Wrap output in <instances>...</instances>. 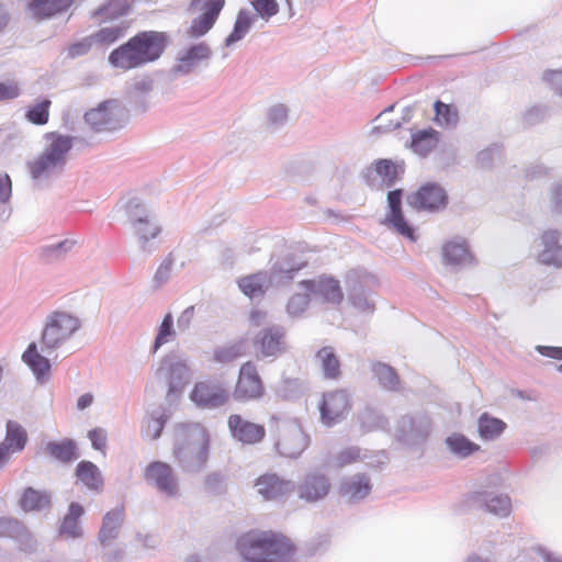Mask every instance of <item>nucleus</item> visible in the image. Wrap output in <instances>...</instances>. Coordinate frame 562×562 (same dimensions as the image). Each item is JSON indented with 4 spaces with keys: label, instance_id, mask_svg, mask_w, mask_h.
Wrapping results in <instances>:
<instances>
[{
    "label": "nucleus",
    "instance_id": "f257e3e1",
    "mask_svg": "<svg viewBox=\"0 0 562 562\" xmlns=\"http://www.w3.org/2000/svg\"><path fill=\"white\" fill-rule=\"evenodd\" d=\"M168 42L169 37L165 32H139L114 48L109 55V63L122 71L143 67L159 59Z\"/></svg>",
    "mask_w": 562,
    "mask_h": 562
},
{
    "label": "nucleus",
    "instance_id": "f03ea898",
    "mask_svg": "<svg viewBox=\"0 0 562 562\" xmlns=\"http://www.w3.org/2000/svg\"><path fill=\"white\" fill-rule=\"evenodd\" d=\"M238 550L245 562H286L294 547L282 533L252 530L240 537Z\"/></svg>",
    "mask_w": 562,
    "mask_h": 562
},
{
    "label": "nucleus",
    "instance_id": "7ed1b4c3",
    "mask_svg": "<svg viewBox=\"0 0 562 562\" xmlns=\"http://www.w3.org/2000/svg\"><path fill=\"white\" fill-rule=\"evenodd\" d=\"M210 436L200 426L186 427L177 438L173 456L191 467L200 468L209 457Z\"/></svg>",
    "mask_w": 562,
    "mask_h": 562
},
{
    "label": "nucleus",
    "instance_id": "20e7f679",
    "mask_svg": "<svg viewBox=\"0 0 562 562\" xmlns=\"http://www.w3.org/2000/svg\"><path fill=\"white\" fill-rule=\"evenodd\" d=\"M232 395L239 403L256 402L265 397V381L254 361H246L239 367Z\"/></svg>",
    "mask_w": 562,
    "mask_h": 562
},
{
    "label": "nucleus",
    "instance_id": "39448f33",
    "mask_svg": "<svg viewBox=\"0 0 562 562\" xmlns=\"http://www.w3.org/2000/svg\"><path fill=\"white\" fill-rule=\"evenodd\" d=\"M78 327L77 318L65 313L54 314L43 331L42 350L49 351L58 348Z\"/></svg>",
    "mask_w": 562,
    "mask_h": 562
},
{
    "label": "nucleus",
    "instance_id": "423d86ee",
    "mask_svg": "<svg viewBox=\"0 0 562 562\" xmlns=\"http://www.w3.org/2000/svg\"><path fill=\"white\" fill-rule=\"evenodd\" d=\"M351 407V397L346 390L324 393L319 404L322 423L328 427L334 426L346 418Z\"/></svg>",
    "mask_w": 562,
    "mask_h": 562
},
{
    "label": "nucleus",
    "instance_id": "0eeeda50",
    "mask_svg": "<svg viewBox=\"0 0 562 562\" xmlns=\"http://www.w3.org/2000/svg\"><path fill=\"white\" fill-rule=\"evenodd\" d=\"M190 398L201 408H216L228 403L229 392L224 384L204 379L193 385Z\"/></svg>",
    "mask_w": 562,
    "mask_h": 562
},
{
    "label": "nucleus",
    "instance_id": "6e6552de",
    "mask_svg": "<svg viewBox=\"0 0 562 562\" xmlns=\"http://www.w3.org/2000/svg\"><path fill=\"white\" fill-rule=\"evenodd\" d=\"M224 5L225 0H191L190 7L201 11V14L187 30L188 36L198 38L205 35L214 26Z\"/></svg>",
    "mask_w": 562,
    "mask_h": 562
},
{
    "label": "nucleus",
    "instance_id": "1a4fd4ad",
    "mask_svg": "<svg viewBox=\"0 0 562 562\" xmlns=\"http://www.w3.org/2000/svg\"><path fill=\"white\" fill-rule=\"evenodd\" d=\"M125 111L116 100H106L85 114L86 122L95 131L121 126Z\"/></svg>",
    "mask_w": 562,
    "mask_h": 562
},
{
    "label": "nucleus",
    "instance_id": "9d476101",
    "mask_svg": "<svg viewBox=\"0 0 562 562\" xmlns=\"http://www.w3.org/2000/svg\"><path fill=\"white\" fill-rule=\"evenodd\" d=\"M70 147L71 143L68 137H55L43 155L32 164L31 173L33 178L41 177L63 162Z\"/></svg>",
    "mask_w": 562,
    "mask_h": 562
},
{
    "label": "nucleus",
    "instance_id": "9b49d317",
    "mask_svg": "<svg viewBox=\"0 0 562 562\" xmlns=\"http://www.w3.org/2000/svg\"><path fill=\"white\" fill-rule=\"evenodd\" d=\"M252 345L259 358H278L285 349V331L281 327H268L260 330Z\"/></svg>",
    "mask_w": 562,
    "mask_h": 562
},
{
    "label": "nucleus",
    "instance_id": "f8f14e48",
    "mask_svg": "<svg viewBox=\"0 0 562 562\" xmlns=\"http://www.w3.org/2000/svg\"><path fill=\"white\" fill-rule=\"evenodd\" d=\"M408 203L416 210L439 211L448 204V195L437 183H426L408 196Z\"/></svg>",
    "mask_w": 562,
    "mask_h": 562
},
{
    "label": "nucleus",
    "instance_id": "ddd939ff",
    "mask_svg": "<svg viewBox=\"0 0 562 562\" xmlns=\"http://www.w3.org/2000/svg\"><path fill=\"white\" fill-rule=\"evenodd\" d=\"M389 211L382 221V224L392 228L397 234L414 240L415 233L413 227L406 222L402 210V190L396 189L387 193Z\"/></svg>",
    "mask_w": 562,
    "mask_h": 562
},
{
    "label": "nucleus",
    "instance_id": "4468645a",
    "mask_svg": "<svg viewBox=\"0 0 562 562\" xmlns=\"http://www.w3.org/2000/svg\"><path fill=\"white\" fill-rule=\"evenodd\" d=\"M227 424L233 437L244 445L259 443L266 437L263 425L244 419L238 414L231 415Z\"/></svg>",
    "mask_w": 562,
    "mask_h": 562
},
{
    "label": "nucleus",
    "instance_id": "2eb2a0df",
    "mask_svg": "<svg viewBox=\"0 0 562 562\" xmlns=\"http://www.w3.org/2000/svg\"><path fill=\"white\" fill-rule=\"evenodd\" d=\"M144 477L148 483L157 486V488L168 495H175L178 491V484L172 468L161 461L149 463L145 471Z\"/></svg>",
    "mask_w": 562,
    "mask_h": 562
},
{
    "label": "nucleus",
    "instance_id": "dca6fc26",
    "mask_svg": "<svg viewBox=\"0 0 562 562\" xmlns=\"http://www.w3.org/2000/svg\"><path fill=\"white\" fill-rule=\"evenodd\" d=\"M293 487L292 482L281 479L276 473H265L255 481V488L265 501L280 499L290 494Z\"/></svg>",
    "mask_w": 562,
    "mask_h": 562
},
{
    "label": "nucleus",
    "instance_id": "f3484780",
    "mask_svg": "<svg viewBox=\"0 0 562 562\" xmlns=\"http://www.w3.org/2000/svg\"><path fill=\"white\" fill-rule=\"evenodd\" d=\"M330 487V482L325 474L313 472L305 475L297 491L300 498L312 503L326 497Z\"/></svg>",
    "mask_w": 562,
    "mask_h": 562
},
{
    "label": "nucleus",
    "instance_id": "a211bd4d",
    "mask_svg": "<svg viewBox=\"0 0 562 562\" xmlns=\"http://www.w3.org/2000/svg\"><path fill=\"white\" fill-rule=\"evenodd\" d=\"M542 250L538 260L547 266L562 267V241L558 231L549 229L541 235Z\"/></svg>",
    "mask_w": 562,
    "mask_h": 562
},
{
    "label": "nucleus",
    "instance_id": "6ab92c4d",
    "mask_svg": "<svg viewBox=\"0 0 562 562\" xmlns=\"http://www.w3.org/2000/svg\"><path fill=\"white\" fill-rule=\"evenodd\" d=\"M314 284L313 293L323 302L329 304H340L344 300V293L339 281L334 278H319Z\"/></svg>",
    "mask_w": 562,
    "mask_h": 562
},
{
    "label": "nucleus",
    "instance_id": "aec40b11",
    "mask_svg": "<svg viewBox=\"0 0 562 562\" xmlns=\"http://www.w3.org/2000/svg\"><path fill=\"white\" fill-rule=\"evenodd\" d=\"M26 442V430L19 423L9 420L7 423L4 441L2 445H0V447L3 449V452L7 453V459L9 460L10 454L22 451Z\"/></svg>",
    "mask_w": 562,
    "mask_h": 562
},
{
    "label": "nucleus",
    "instance_id": "412c9836",
    "mask_svg": "<svg viewBox=\"0 0 562 562\" xmlns=\"http://www.w3.org/2000/svg\"><path fill=\"white\" fill-rule=\"evenodd\" d=\"M371 483L364 474H356L340 484V493L349 501H360L371 492Z\"/></svg>",
    "mask_w": 562,
    "mask_h": 562
},
{
    "label": "nucleus",
    "instance_id": "4be33fe9",
    "mask_svg": "<svg viewBox=\"0 0 562 562\" xmlns=\"http://www.w3.org/2000/svg\"><path fill=\"white\" fill-rule=\"evenodd\" d=\"M123 520V507L114 508L104 515L102 526L99 531V540L102 544H109L117 538Z\"/></svg>",
    "mask_w": 562,
    "mask_h": 562
},
{
    "label": "nucleus",
    "instance_id": "5701e85b",
    "mask_svg": "<svg viewBox=\"0 0 562 562\" xmlns=\"http://www.w3.org/2000/svg\"><path fill=\"white\" fill-rule=\"evenodd\" d=\"M315 358L325 379L336 381L341 376V363L333 347L321 348Z\"/></svg>",
    "mask_w": 562,
    "mask_h": 562
},
{
    "label": "nucleus",
    "instance_id": "b1692460",
    "mask_svg": "<svg viewBox=\"0 0 562 562\" xmlns=\"http://www.w3.org/2000/svg\"><path fill=\"white\" fill-rule=\"evenodd\" d=\"M76 477L88 490L100 492L103 488V477L99 468L91 461H81L76 468Z\"/></svg>",
    "mask_w": 562,
    "mask_h": 562
},
{
    "label": "nucleus",
    "instance_id": "393cba45",
    "mask_svg": "<svg viewBox=\"0 0 562 562\" xmlns=\"http://www.w3.org/2000/svg\"><path fill=\"white\" fill-rule=\"evenodd\" d=\"M74 0H32L29 8L32 14L38 19H46L65 11Z\"/></svg>",
    "mask_w": 562,
    "mask_h": 562
},
{
    "label": "nucleus",
    "instance_id": "a878e982",
    "mask_svg": "<svg viewBox=\"0 0 562 562\" xmlns=\"http://www.w3.org/2000/svg\"><path fill=\"white\" fill-rule=\"evenodd\" d=\"M22 359L38 380L48 375L50 363L47 358L38 352L35 342L29 345L27 349L22 355Z\"/></svg>",
    "mask_w": 562,
    "mask_h": 562
},
{
    "label": "nucleus",
    "instance_id": "bb28decb",
    "mask_svg": "<svg viewBox=\"0 0 562 562\" xmlns=\"http://www.w3.org/2000/svg\"><path fill=\"white\" fill-rule=\"evenodd\" d=\"M85 514V508L78 503H71L68 513L63 519L60 535L70 538H78L82 535L79 519Z\"/></svg>",
    "mask_w": 562,
    "mask_h": 562
},
{
    "label": "nucleus",
    "instance_id": "cd10ccee",
    "mask_svg": "<svg viewBox=\"0 0 562 562\" xmlns=\"http://www.w3.org/2000/svg\"><path fill=\"white\" fill-rule=\"evenodd\" d=\"M128 29L130 24L127 22H122L116 25L101 27L91 34V36L97 46L106 47L122 38Z\"/></svg>",
    "mask_w": 562,
    "mask_h": 562
},
{
    "label": "nucleus",
    "instance_id": "c85d7f7f",
    "mask_svg": "<svg viewBox=\"0 0 562 562\" xmlns=\"http://www.w3.org/2000/svg\"><path fill=\"white\" fill-rule=\"evenodd\" d=\"M132 4L128 0H110L94 12L100 23L110 22L122 18L131 11Z\"/></svg>",
    "mask_w": 562,
    "mask_h": 562
},
{
    "label": "nucleus",
    "instance_id": "c756f323",
    "mask_svg": "<svg viewBox=\"0 0 562 562\" xmlns=\"http://www.w3.org/2000/svg\"><path fill=\"white\" fill-rule=\"evenodd\" d=\"M189 375L188 367L182 362H176L168 367L165 379L169 385L168 394L181 392L184 387Z\"/></svg>",
    "mask_w": 562,
    "mask_h": 562
},
{
    "label": "nucleus",
    "instance_id": "7c9ffc66",
    "mask_svg": "<svg viewBox=\"0 0 562 562\" xmlns=\"http://www.w3.org/2000/svg\"><path fill=\"white\" fill-rule=\"evenodd\" d=\"M374 170L381 178L382 184L392 187L403 173L402 165H398L390 159H379L374 162Z\"/></svg>",
    "mask_w": 562,
    "mask_h": 562
},
{
    "label": "nucleus",
    "instance_id": "2f4dec72",
    "mask_svg": "<svg viewBox=\"0 0 562 562\" xmlns=\"http://www.w3.org/2000/svg\"><path fill=\"white\" fill-rule=\"evenodd\" d=\"M439 142V133L435 130L422 131L413 135L412 149L425 156L435 149Z\"/></svg>",
    "mask_w": 562,
    "mask_h": 562
},
{
    "label": "nucleus",
    "instance_id": "473e14b6",
    "mask_svg": "<svg viewBox=\"0 0 562 562\" xmlns=\"http://www.w3.org/2000/svg\"><path fill=\"white\" fill-rule=\"evenodd\" d=\"M49 504L50 499L46 493L36 491L32 487L25 488L20 498V506L25 512L41 510L48 507Z\"/></svg>",
    "mask_w": 562,
    "mask_h": 562
},
{
    "label": "nucleus",
    "instance_id": "72a5a7b5",
    "mask_svg": "<svg viewBox=\"0 0 562 562\" xmlns=\"http://www.w3.org/2000/svg\"><path fill=\"white\" fill-rule=\"evenodd\" d=\"M1 537L14 538L21 542V546L32 541L31 533L21 522L9 518L0 519V538Z\"/></svg>",
    "mask_w": 562,
    "mask_h": 562
},
{
    "label": "nucleus",
    "instance_id": "f704fd0d",
    "mask_svg": "<svg viewBox=\"0 0 562 562\" xmlns=\"http://www.w3.org/2000/svg\"><path fill=\"white\" fill-rule=\"evenodd\" d=\"M506 428V424L498 418L484 413L479 418V434L485 440L497 438Z\"/></svg>",
    "mask_w": 562,
    "mask_h": 562
},
{
    "label": "nucleus",
    "instance_id": "c9c22d12",
    "mask_svg": "<svg viewBox=\"0 0 562 562\" xmlns=\"http://www.w3.org/2000/svg\"><path fill=\"white\" fill-rule=\"evenodd\" d=\"M372 371L378 382L386 390L395 391L400 386V378L396 371L385 364L378 362L373 364Z\"/></svg>",
    "mask_w": 562,
    "mask_h": 562
},
{
    "label": "nucleus",
    "instance_id": "e433bc0d",
    "mask_svg": "<svg viewBox=\"0 0 562 562\" xmlns=\"http://www.w3.org/2000/svg\"><path fill=\"white\" fill-rule=\"evenodd\" d=\"M52 101L42 99L29 106L25 112V119L34 125H45L48 123Z\"/></svg>",
    "mask_w": 562,
    "mask_h": 562
},
{
    "label": "nucleus",
    "instance_id": "4c0bfd02",
    "mask_svg": "<svg viewBox=\"0 0 562 562\" xmlns=\"http://www.w3.org/2000/svg\"><path fill=\"white\" fill-rule=\"evenodd\" d=\"M449 449L459 457L465 458L480 450V446L469 440L465 436L453 434L446 440Z\"/></svg>",
    "mask_w": 562,
    "mask_h": 562
},
{
    "label": "nucleus",
    "instance_id": "58836bf2",
    "mask_svg": "<svg viewBox=\"0 0 562 562\" xmlns=\"http://www.w3.org/2000/svg\"><path fill=\"white\" fill-rule=\"evenodd\" d=\"M267 278L265 273H256L241 278L238 285L243 293L252 297L263 293Z\"/></svg>",
    "mask_w": 562,
    "mask_h": 562
},
{
    "label": "nucleus",
    "instance_id": "ea45409f",
    "mask_svg": "<svg viewBox=\"0 0 562 562\" xmlns=\"http://www.w3.org/2000/svg\"><path fill=\"white\" fill-rule=\"evenodd\" d=\"M469 251L463 243H447L442 249L443 262L459 265L468 258Z\"/></svg>",
    "mask_w": 562,
    "mask_h": 562
},
{
    "label": "nucleus",
    "instance_id": "a19ab883",
    "mask_svg": "<svg viewBox=\"0 0 562 562\" xmlns=\"http://www.w3.org/2000/svg\"><path fill=\"white\" fill-rule=\"evenodd\" d=\"M46 451L63 462H69L77 459L76 446L70 442H50L46 446Z\"/></svg>",
    "mask_w": 562,
    "mask_h": 562
},
{
    "label": "nucleus",
    "instance_id": "79ce46f5",
    "mask_svg": "<svg viewBox=\"0 0 562 562\" xmlns=\"http://www.w3.org/2000/svg\"><path fill=\"white\" fill-rule=\"evenodd\" d=\"M436 121L439 125L450 126L456 125L459 115L456 108L450 104H446L441 101L435 103Z\"/></svg>",
    "mask_w": 562,
    "mask_h": 562
},
{
    "label": "nucleus",
    "instance_id": "37998d69",
    "mask_svg": "<svg viewBox=\"0 0 562 562\" xmlns=\"http://www.w3.org/2000/svg\"><path fill=\"white\" fill-rule=\"evenodd\" d=\"M252 19L247 11H239L233 32L226 38V44L229 45L239 41L250 29Z\"/></svg>",
    "mask_w": 562,
    "mask_h": 562
},
{
    "label": "nucleus",
    "instance_id": "c03bdc74",
    "mask_svg": "<svg viewBox=\"0 0 562 562\" xmlns=\"http://www.w3.org/2000/svg\"><path fill=\"white\" fill-rule=\"evenodd\" d=\"M244 355L240 346L232 345L217 348L213 351L212 361L215 363L226 364L235 361Z\"/></svg>",
    "mask_w": 562,
    "mask_h": 562
},
{
    "label": "nucleus",
    "instance_id": "a18cd8bd",
    "mask_svg": "<svg viewBox=\"0 0 562 562\" xmlns=\"http://www.w3.org/2000/svg\"><path fill=\"white\" fill-rule=\"evenodd\" d=\"M173 319L170 313L166 314L158 329V334L154 344V352H156L162 345L169 341V339L175 335V330L172 328Z\"/></svg>",
    "mask_w": 562,
    "mask_h": 562
},
{
    "label": "nucleus",
    "instance_id": "49530a36",
    "mask_svg": "<svg viewBox=\"0 0 562 562\" xmlns=\"http://www.w3.org/2000/svg\"><path fill=\"white\" fill-rule=\"evenodd\" d=\"M211 50L209 46L204 43H200L187 49L180 57V61L190 64L192 61L203 60L209 58Z\"/></svg>",
    "mask_w": 562,
    "mask_h": 562
},
{
    "label": "nucleus",
    "instance_id": "de8ad7c7",
    "mask_svg": "<svg viewBox=\"0 0 562 562\" xmlns=\"http://www.w3.org/2000/svg\"><path fill=\"white\" fill-rule=\"evenodd\" d=\"M135 231L144 240L156 237L159 232L158 227L151 223L148 216L139 217L136 220Z\"/></svg>",
    "mask_w": 562,
    "mask_h": 562
},
{
    "label": "nucleus",
    "instance_id": "09e8293b",
    "mask_svg": "<svg viewBox=\"0 0 562 562\" xmlns=\"http://www.w3.org/2000/svg\"><path fill=\"white\" fill-rule=\"evenodd\" d=\"M486 508L490 513L505 516L509 513L510 501L507 496L504 495L494 496L487 502Z\"/></svg>",
    "mask_w": 562,
    "mask_h": 562
},
{
    "label": "nucleus",
    "instance_id": "8fccbe9b",
    "mask_svg": "<svg viewBox=\"0 0 562 562\" xmlns=\"http://www.w3.org/2000/svg\"><path fill=\"white\" fill-rule=\"evenodd\" d=\"M360 459V451L357 448H347L334 458V465L338 469L352 464Z\"/></svg>",
    "mask_w": 562,
    "mask_h": 562
},
{
    "label": "nucleus",
    "instance_id": "3c124183",
    "mask_svg": "<svg viewBox=\"0 0 562 562\" xmlns=\"http://www.w3.org/2000/svg\"><path fill=\"white\" fill-rule=\"evenodd\" d=\"M256 12L263 19H269L278 13L279 5L276 0H252Z\"/></svg>",
    "mask_w": 562,
    "mask_h": 562
},
{
    "label": "nucleus",
    "instance_id": "603ef678",
    "mask_svg": "<svg viewBox=\"0 0 562 562\" xmlns=\"http://www.w3.org/2000/svg\"><path fill=\"white\" fill-rule=\"evenodd\" d=\"M165 426V419L162 417H150L146 422L144 429V436L149 439H157Z\"/></svg>",
    "mask_w": 562,
    "mask_h": 562
},
{
    "label": "nucleus",
    "instance_id": "864d4df0",
    "mask_svg": "<svg viewBox=\"0 0 562 562\" xmlns=\"http://www.w3.org/2000/svg\"><path fill=\"white\" fill-rule=\"evenodd\" d=\"M21 90L16 81L0 82V101H8L20 95Z\"/></svg>",
    "mask_w": 562,
    "mask_h": 562
},
{
    "label": "nucleus",
    "instance_id": "5fc2aeb1",
    "mask_svg": "<svg viewBox=\"0 0 562 562\" xmlns=\"http://www.w3.org/2000/svg\"><path fill=\"white\" fill-rule=\"evenodd\" d=\"M93 45H95L94 41L92 40V36L89 35V36L85 37L83 40H81L80 42L70 45L69 49H68V54L71 57L85 55L90 50V48Z\"/></svg>",
    "mask_w": 562,
    "mask_h": 562
},
{
    "label": "nucleus",
    "instance_id": "6e6d98bb",
    "mask_svg": "<svg viewBox=\"0 0 562 562\" xmlns=\"http://www.w3.org/2000/svg\"><path fill=\"white\" fill-rule=\"evenodd\" d=\"M88 437L91 440L92 447L95 450H99L102 453H104L105 446H106L105 431L100 428H95V429L89 431Z\"/></svg>",
    "mask_w": 562,
    "mask_h": 562
},
{
    "label": "nucleus",
    "instance_id": "4d7b16f0",
    "mask_svg": "<svg viewBox=\"0 0 562 562\" xmlns=\"http://www.w3.org/2000/svg\"><path fill=\"white\" fill-rule=\"evenodd\" d=\"M11 193V181L10 178L5 176H0V202H4L9 199Z\"/></svg>",
    "mask_w": 562,
    "mask_h": 562
},
{
    "label": "nucleus",
    "instance_id": "13d9d810",
    "mask_svg": "<svg viewBox=\"0 0 562 562\" xmlns=\"http://www.w3.org/2000/svg\"><path fill=\"white\" fill-rule=\"evenodd\" d=\"M194 314V307L189 306L186 308L178 318L179 327L188 328Z\"/></svg>",
    "mask_w": 562,
    "mask_h": 562
},
{
    "label": "nucleus",
    "instance_id": "bf43d9fd",
    "mask_svg": "<svg viewBox=\"0 0 562 562\" xmlns=\"http://www.w3.org/2000/svg\"><path fill=\"white\" fill-rule=\"evenodd\" d=\"M295 438H297V439L301 441V443H300L299 448H297V449H295V450H286V451H284V453H285V454H288L289 457H295V456H296V454H299V453H300V452L305 448V446H306L305 437H304L301 432H299V431H297V432H295V434H293L292 436H290V437L286 439V441H288V440H290V439H295Z\"/></svg>",
    "mask_w": 562,
    "mask_h": 562
},
{
    "label": "nucleus",
    "instance_id": "052dcab7",
    "mask_svg": "<svg viewBox=\"0 0 562 562\" xmlns=\"http://www.w3.org/2000/svg\"><path fill=\"white\" fill-rule=\"evenodd\" d=\"M541 355L562 360V347H539Z\"/></svg>",
    "mask_w": 562,
    "mask_h": 562
},
{
    "label": "nucleus",
    "instance_id": "680f3d73",
    "mask_svg": "<svg viewBox=\"0 0 562 562\" xmlns=\"http://www.w3.org/2000/svg\"><path fill=\"white\" fill-rule=\"evenodd\" d=\"M171 266H172V261H171V259H168V260H166L165 262H162V263L159 266V268H158V270H157V272H156L155 278H156L157 280H159V281H162V280L167 279V278H168V274H169V272H170V270H171Z\"/></svg>",
    "mask_w": 562,
    "mask_h": 562
},
{
    "label": "nucleus",
    "instance_id": "e2e57ef3",
    "mask_svg": "<svg viewBox=\"0 0 562 562\" xmlns=\"http://www.w3.org/2000/svg\"><path fill=\"white\" fill-rule=\"evenodd\" d=\"M93 402V396L90 393L82 394L77 402L78 409L82 411L89 407Z\"/></svg>",
    "mask_w": 562,
    "mask_h": 562
},
{
    "label": "nucleus",
    "instance_id": "0e129e2a",
    "mask_svg": "<svg viewBox=\"0 0 562 562\" xmlns=\"http://www.w3.org/2000/svg\"><path fill=\"white\" fill-rule=\"evenodd\" d=\"M286 116V111L283 106H276L270 112V117L273 122L282 120Z\"/></svg>",
    "mask_w": 562,
    "mask_h": 562
},
{
    "label": "nucleus",
    "instance_id": "69168bd1",
    "mask_svg": "<svg viewBox=\"0 0 562 562\" xmlns=\"http://www.w3.org/2000/svg\"><path fill=\"white\" fill-rule=\"evenodd\" d=\"M265 313L261 312V311H252L250 313V322L255 325V326H259L262 322V319L265 318Z\"/></svg>",
    "mask_w": 562,
    "mask_h": 562
},
{
    "label": "nucleus",
    "instance_id": "338daca9",
    "mask_svg": "<svg viewBox=\"0 0 562 562\" xmlns=\"http://www.w3.org/2000/svg\"><path fill=\"white\" fill-rule=\"evenodd\" d=\"M8 461L7 453L3 452V449L0 447V468Z\"/></svg>",
    "mask_w": 562,
    "mask_h": 562
},
{
    "label": "nucleus",
    "instance_id": "774afa93",
    "mask_svg": "<svg viewBox=\"0 0 562 562\" xmlns=\"http://www.w3.org/2000/svg\"><path fill=\"white\" fill-rule=\"evenodd\" d=\"M467 562H484V561L477 557H471L468 559Z\"/></svg>",
    "mask_w": 562,
    "mask_h": 562
}]
</instances>
